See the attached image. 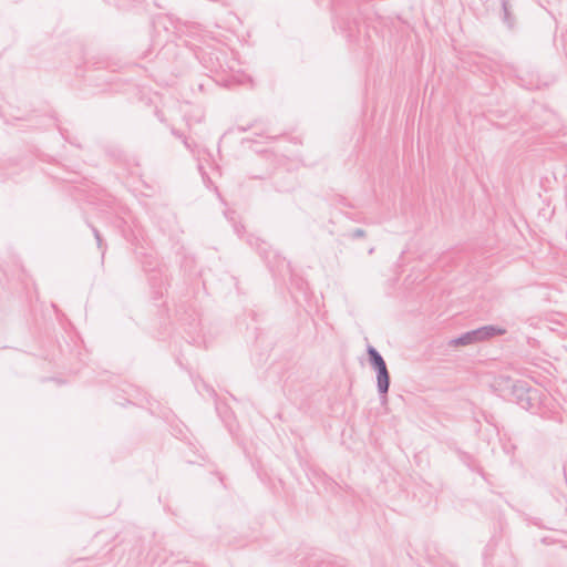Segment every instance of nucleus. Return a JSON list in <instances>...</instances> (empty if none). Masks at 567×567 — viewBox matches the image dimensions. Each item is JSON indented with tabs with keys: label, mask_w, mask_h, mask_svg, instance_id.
Segmentation results:
<instances>
[{
	"label": "nucleus",
	"mask_w": 567,
	"mask_h": 567,
	"mask_svg": "<svg viewBox=\"0 0 567 567\" xmlns=\"http://www.w3.org/2000/svg\"><path fill=\"white\" fill-rule=\"evenodd\" d=\"M478 341L487 340L495 336H502L506 332L505 329L496 326H485L475 330Z\"/></svg>",
	"instance_id": "obj_1"
},
{
	"label": "nucleus",
	"mask_w": 567,
	"mask_h": 567,
	"mask_svg": "<svg viewBox=\"0 0 567 567\" xmlns=\"http://www.w3.org/2000/svg\"><path fill=\"white\" fill-rule=\"evenodd\" d=\"M377 386H378V391L381 395L382 402H385L386 393H388L389 386H390V375H389L388 370L385 372L377 373Z\"/></svg>",
	"instance_id": "obj_2"
},
{
	"label": "nucleus",
	"mask_w": 567,
	"mask_h": 567,
	"mask_svg": "<svg viewBox=\"0 0 567 567\" xmlns=\"http://www.w3.org/2000/svg\"><path fill=\"white\" fill-rule=\"evenodd\" d=\"M477 341H478V339L476 336V331L473 330V331L464 333L463 336H461L458 338L451 340L450 344L453 347H460V346L472 344Z\"/></svg>",
	"instance_id": "obj_3"
},
{
	"label": "nucleus",
	"mask_w": 567,
	"mask_h": 567,
	"mask_svg": "<svg viewBox=\"0 0 567 567\" xmlns=\"http://www.w3.org/2000/svg\"><path fill=\"white\" fill-rule=\"evenodd\" d=\"M368 353H369V357H370L371 364L373 367L379 364V362H383L384 361L383 358L381 357V354L373 347H369Z\"/></svg>",
	"instance_id": "obj_4"
},
{
	"label": "nucleus",
	"mask_w": 567,
	"mask_h": 567,
	"mask_svg": "<svg viewBox=\"0 0 567 567\" xmlns=\"http://www.w3.org/2000/svg\"><path fill=\"white\" fill-rule=\"evenodd\" d=\"M377 371V373L379 372H385L388 370L386 368V364H385V361L383 362H379V364H377L375 367H373Z\"/></svg>",
	"instance_id": "obj_5"
},
{
	"label": "nucleus",
	"mask_w": 567,
	"mask_h": 567,
	"mask_svg": "<svg viewBox=\"0 0 567 567\" xmlns=\"http://www.w3.org/2000/svg\"><path fill=\"white\" fill-rule=\"evenodd\" d=\"M363 235H364L363 230H361V229L355 230V236L361 237Z\"/></svg>",
	"instance_id": "obj_6"
},
{
	"label": "nucleus",
	"mask_w": 567,
	"mask_h": 567,
	"mask_svg": "<svg viewBox=\"0 0 567 567\" xmlns=\"http://www.w3.org/2000/svg\"><path fill=\"white\" fill-rule=\"evenodd\" d=\"M504 11H505V14L507 16V7L505 3H504Z\"/></svg>",
	"instance_id": "obj_7"
}]
</instances>
